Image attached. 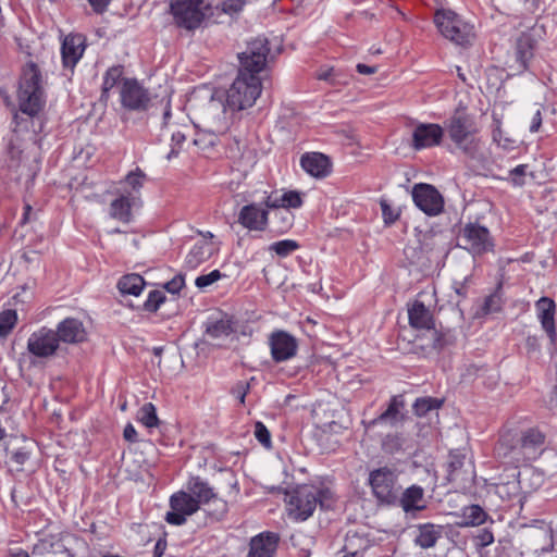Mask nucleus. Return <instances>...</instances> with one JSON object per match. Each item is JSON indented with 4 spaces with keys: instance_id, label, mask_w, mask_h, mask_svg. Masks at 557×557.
I'll use <instances>...</instances> for the list:
<instances>
[{
    "instance_id": "bb28decb",
    "label": "nucleus",
    "mask_w": 557,
    "mask_h": 557,
    "mask_svg": "<svg viewBox=\"0 0 557 557\" xmlns=\"http://www.w3.org/2000/svg\"><path fill=\"white\" fill-rule=\"evenodd\" d=\"M84 39L79 35H67L61 46L63 65L73 69L83 57Z\"/></svg>"
},
{
    "instance_id": "f03ea898",
    "label": "nucleus",
    "mask_w": 557,
    "mask_h": 557,
    "mask_svg": "<svg viewBox=\"0 0 557 557\" xmlns=\"http://www.w3.org/2000/svg\"><path fill=\"white\" fill-rule=\"evenodd\" d=\"M17 99L20 112L28 117L36 116L45 104L40 71L34 62L23 69Z\"/></svg>"
},
{
    "instance_id": "680f3d73",
    "label": "nucleus",
    "mask_w": 557,
    "mask_h": 557,
    "mask_svg": "<svg viewBox=\"0 0 557 557\" xmlns=\"http://www.w3.org/2000/svg\"><path fill=\"white\" fill-rule=\"evenodd\" d=\"M278 214L281 215V225L278 226V231L281 233H284V232L288 231L292 227L294 216L287 210L281 211V212H278Z\"/></svg>"
},
{
    "instance_id": "0eeeda50",
    "label": "nucleus",
    "mask_w": 557,
    "mask_h": 557,
    "mask_svg": "<svg viewBox=\"0 0 557 557\" xmlns=\"http://www.w3.org/2000/svg\"><path fill=\"white\" fill-rule=\"evenodd\" d=\"M409 324L417 331V337L430 339L431 346L441 350L453 344L454 337L449 332H442L436 329L434 315H408Z\"/></svg>"
},
{
    "instance_id": "72a5a7b5",
    "label": "nucleus",
    "mask_w": 557,
    "mask_h": 557,
    "mask_svg": "<svg viewBox=\"0 0 557 557\" xmlns=\"http://www.w3.org/2000/svg\"><path fill=\"white\" fill-rule=\"evenodd\" d=\"M214 251V245L208 240L196 243L186 256V264L191 269L197 268L200 263L208 260Z\"/></svg>"
},
{
    "instance_id": "a19ab883",
    "label": "nucleus",
    "mask_w": 557,
    "mask_h": 557,
    "mask_svg": "<svg viewBox=\"0 0 557 557\" xmlns=\"http://www.w3.org/2000/svg\"><path fill=\"white\" fill-rule=\"evenodd\" d=\"M123 75V66L114 65L107 70L102 82V99H108L110 90L120 82Z\"/></svg>"
},
{
    "instance_id": "6ab92c4d",
    "label": "nucleus",
    "mask_w": 557,
    "mask_h": 557,
    "mask_svg": "<svg viewBox=\"0 0 557 557\" xmlns=\"http://www.w3.org/2000/svg\"><path fill=\"white\" fill-rule=\"evenodd\" d=\"M444 137V128L435 123H420L412 131V148L423 150L438 146Z\"/></svg>"
},
{
    "instance_id": "69168bd1",
    "label": "nucleus",
    "mask_w": 557,
    "mask_h": 557,
    "mask_svg": "<svg viewBox=\"0 0 557 557\" xmlns=\"http://www.w3.org/2000/svg\"><path fill=\"white\" fill-rule=\"evenodd\" d=\"M123 436L127 442L135 443L138 441L137 431L132 423H127L124 428Z\"/></svg>"
},
{
    "instance_id": "f704fd0d",
    "label": "nucleus",
    "mask_w": 557,
    "mask_h": 557,
    "mask_svg": "<svg viewBox=\"0 0 557 557\" xmlns=\"http://www.w3.org/2000/svg\"><path fill=\"white\" fill-rule=\"evenodd\" d=\"M487 512L480 505H469L461 509L460 527H479L486 522Z\"/></svg>"
},
{
    "instance_id": "f8f14e48",
    "label": "nucleus",
    "mask_w": 557,
    "mask_h": 557,
    "mask_svg": "<svg viewBox=\"0 0 557 557\" xmlns=\"http://www.w3.org/2000/svg\"><path fill=\"white\" fill-rule=\"evenodd\" d=\"M171 510L165 515V521L171 525H183L187 521V517L199 510V505L186 490H181L171 495Z\"/></svg>"
},
{
    "instance_id": "393cba45",
    "label": "nucleus",
    "mask_w": 557,
    "mask_h": 557,
    "mask_svg": "<svg viewBox=\"0 0 557 557\" xmlns=\"http://www.w3.org/2000/svg\"><path fill=\"white\" fill-rule=\"evenodd\" d=\"M139 205V197L133 193H122L110 203V216L123 222L128 223L132 220V209Z\"/></svg>"
},
{
    "instance_id": "8fccbe9b",
    "label": "nucleus",
    "mask_w": 557,
    "mask_h": 557,
    "mask_svg": "<svg viewBox=\"0 0 557 557\" xmlns=\"http://www.w3.org/2000/svg\"><path fill=\"white\" fill-rule=\"evenodd\" d=\"M255 437L265 448L271 447V434L268 428L261 421L255 423Z\"/></svg>"
},
{
    "instance_id": "9d476101",
    "label": "nucleus",
    "mask_w": 557,
    "mask_h": 557,
    "mask_svg": "<svg viewBox=\"0 0 557 557\" xmlns=\"http://www.w3.org/2000/svg\"><path fill=\"white\" fill-rule=\"evenodd\" d=\"M60 341L54 330L42 326L33 332L27 339L28 352L37 359H47L55 355Z\"/></svg>"
},
{
    "instance_id": "ea45409f",
    "label": "nucleus",
    "mask_w": 557,
    "mask_h": 557,
    "mask_svg": "<svg viewBox=\"0 0 557 557\" xmlns=\"http://www.w3.org/2000/svg\"><path fill=\"white\" fill-rule=\"evenodd\" d=\"M443 405V400L434 397L417 398L412 409L418 417H425L429 412L437 411Z\"/></svg>"
},
{
    "instance_id": "37998d69",
    "label": "nucleus",
    "mask_w": 557,
    "mask_h": 557,
    "mask_svg": "<svg viewBox=\"0 0 557 557\" xmlns=\"http://www.w3.org/2000/svg\"><path fill=\"white\" fill-rule=\"evenodd\" d=\"M299 248V244L294 239H283L272 243L268 251L275 253L281 258H286Z\"/></svg>"
},
{
    "instance_id": "e2e57ef3",
    "label": "nucleus",
    "mask_w": 557,
    "mask_h": 557,
    "mask_svg": "<svg viewBox=\"0 0 557 557\" xmlns=\"http://www.w3.org/2000/svg\"><path fill=\"white\" fill-rule=\"evenodd\" d=\"M94 12L101 14L107 11L112 0H87Z\"/></svg>"
},
{
    "instance_id": "f3484780",
    "label": "nucleus",
    "mask_w": 557,
    "mask_h": 557,
    "mask_svg": "<svg viewBox=\"0 0 557 557\" xmlns=\"http://www.w3.org/2000/svg\"><path fill=\"white\" fill-rule=\"evenodd\" d=\"M465 248L472 255H481L493 248L490 232L479 224H467L462 231Z\"/></svg>"
},
{
    "instance_id": "603ef678",
    "label": "nucleus",
    "mask_w": 557,
    "mask_h": 557,
    "mask_svg": "<svg viewBox=\"0 0 557 557\" xmlns=\"http://www.w3.org/2000/svg\"><path fill=\"white\" fill-rule=\"evenodd\" d=\"M543 330L548 335L550 343L554 345L557 338L555 315H540Z\"/></svg>"
},
{
    "instance_id": "a211bd4d",
    "label": "nucleus",
    "mask_w": 557,
    "mask_h": 557,
    "mask_svg": "<svg viewBox=\"0 0 557 557\" xmlns=\"http://www.w3.org/2000/svg\"><path fill=\"white\" fill-rule=\"evenodd\" d=\"M496 453L504 462L513 466L515 469L532 461L527 458V451L522 448L518 437L509 434L502 436Z\"/></svg>"
},
{
    "instance_id": "f257e3e1",
    "label": "nucleus",
    "mask_w": 557,
    "mask_h": 557,
    "mask_svg": "<svg viewBox=\"0 0 557 557\" xmlns=\"http://www.w3.org/2000/svg\"><path fill=\"white\" fill-rule=\"evenodd\" d=\"M332 491L322 484H300L286 492V511L294 522L308 520L317 507L329 509L333 504Z\"/></svg>"
},
{
    "instance_id": "09e8293b",
    "label": "nucleus",
    "mask_w": 557,
    "mask_h": 557,
    "mask_svg": "<svg viewBox=\"0 0 557 557\" xmlns=\"http://www.w3.org/2000/svg\"><path fill=\"white\" fill-rule=\"evenodd\" d=\"M247 0H224L221 4V11L227 15L238 14L246 5Z\"/></svg>"
},
{
    "instance_id": "412c9836",
    "label": "nucleus",
    "mask_w": 557,
    "mask_h": 557,
    "mask_svg": "<svg viewBox=\"0 0 557 557\" xmlns=\"http://www.w3.org/2000/svg\"><path fill=\"white\" fill-rule=\"evenodd\" d=\"M278 543L277 533L263 531L250 539L247 557H274Z\"/></svg>"
},
{
    "instance_id": "5fc2aeb1",
    "label": "nucleus",
    "mask_w": 557,
    "mask_h": 557,
    "mask_svg": "<svg viewBox=\"0 0 557 557\" xmlns=\"http://www.w3.org/2000/svg\"><path fill=\"white\" fill-rule=\"evenodd\" d=\"M500 295L498 293H494L490 295L483 306V313H495L500 309Z\"/></svg>"
},
{
    "instance_id": "0e129e2a",
    "label": "nucleus",
    "mask_w": 557,
    "mask_h": 557,
    "mask_svg": "<svg viewBox=\"0 0 557 557\" xmlns=\"http://www.w3.org/2000/svg\"><path fill=\"white\" fill-rule=\"evenodd\" d=\"M52 554H64L66 557H75L74 553L67 548L60 539L55 540Z\"/></svg>"
},
{
    "instance_id": "7ed1b4c3",
    "label": "nucleus",
    "mask_w": 557,
    "mask_h": 557,
    "mask_svg": "<svg viewBox=\"0 0 557 557\" xmlns=\"http://www.w3.org/2000/svg\"><path fill=\"white\" fill-rule=\"evenodd\" d=\"M445 128L458 150L471 159L478 158L482 141L476 136L479 128L472 116L456 113L447 121Z\"/></svg>"
},
{
    "instance_id": "2f4dec72",
    "label": "nucleus",
    "mask_w": 557,
    "mask_h": 557,
    "mask_svg": "<svg viewBox=\"0 0 557 557\" xmlns=\"http://www.w3.org/2000/svg\"><path fill=\"white\" fill-rule=\"evenodd\" d=\"M220 134L212 132L208 128L196 132L195 137L191 140V153L209 156L218 141Z\"/></svg>"
},
{
    "instance_id": "4468645a",
    "label": "nucleus",
    "mask_w": 557,
    "mask_h": 557,
    "mask_svg": "<svg viewBox=\"0 0 557 557\" xmlns=\"http://www.w3.org/2000/svg\"><path fill=\"white\" fill-rule=\"evenodd\" d=\"M120 100L123 108L131 111H143L150 102L149 92L135 78H124L120 89Z\"/></svg>"
},
{
    "instance_id": "dca6fc26",
    "label": "nucleus",
    "mask_w": 557,
    "mask_h": 557,
    "mask_svg": "<svg viewBox=\"0 0 557 557\" xmlns=\"http://www.w3.org/2000/svg\"><path fill=\"white\" fill-rule=\"evenodd\" d=\"M271 358L274 362L281 363L294 358L297 354V339L285 331H274L268 341Z\"/></svg>"
},
{
    "instance_id": "de8ad7c7",
    "label": "nucleus",
    "mask_w": 557,
    "mask_h": 557,
    "mask_svg": "<svg viewBox=\"0 0 557 557\" xmlns=\"http://www.w3.org/2000/svg\"><path fill=\"white\" fill-rule=\"evenodd\" d=\"M494 540L493 532L490 529L484 528L478 531L472 541L476 549H482L493 544Z\"/></svg>"
},
{
    "instance_id": "4c0bfd02",
    "label": "nucleus",
    "mask_w": 557,
    "mask_h": 557,
    "mask_svg": "<svg viewBox=\"0 0 557 557\" xmlns=\"http://www.w3.org/2000/svg\"><path fill=\"white\" fill-rule=\"evenodd\" d=\"M535 40L529 33H523L517 40V60L522 66H527L533 57Z\"/></svg>"
},
{
    "instance_id": "473e14b6",
    "label": "nucleus",
    "mask_w": 557,
    "mask_h": 557,
    "mask_svg": "<svg viewBox=\"0 0 557 557\" xmlns=\"http://www.w3.org/2000/svg\"><path fill=\"white\" fill-rule=\"evenodd\" d=\"M232 315H225L216 321H208L206 324V335L211 339H224L236 332Z\"/></svg>"
},
{
    "instance_id": "bf43d9fd",
    "label": "nucleus",
    "mask_w": 557,
    "mask_h": 557,
    "mask_svg": "<svg viewBox=\"0 0 557 557\" xmlns=\"http://www.w3.org/2000/svg\"><path fill=\"white\" fill-rule=\"evenodd\" d=\"M463 465V456L451 453L449 455V476L453 478L455 472L459 470Z\"/></svg>"
},
{
    "instance_id": "e433bc0d",
    "label": "nucleus",
    "mask_w": 557,
    "mask_h": 557,
    "mask_svg": "<svg viewBox=\"0 0 557 557\" xmlns=\"http://www.w3.org/2000/svg\"><path fill=\"white\" fill-rule=\"evenodd\" d=\"M145 287V281L139 274H127L117 282V288L123 295L138 296Z\"/></svg>"
},
{
    "instance_id": "ddd939ff",
    "label": "nucleus",
    "mask_w": 557,
    "mask_h": 557,
    "mask_svg": "<svg viewBox=\"0 0 557 557\" xmlns=\"http://www.w3.org/2000/svg\"><path fill=\"white\" fill-rule=\"evenodd\" d=\"M227 104L221 97L212 95L201 111V119L206 128L220 135L226 133L230 126V115L226 110Z\"/></svg>"
},
{
    "instance_id": "774afa93",
    "label": "nucleus",
    "mask_w": 557,
    "mask_h": 557,
    "mask_svg": "<svg viewBox=\"0 0 557 557\" xmlns=\"http://www.w3.org/2000/svg\"><path fill=\"white\" fill-rule=\"evenodd\" d=\"M17 315H2V336H4L14 325Z\"/></svg>"
},
{
    "instance_id": "58836bf2",
    "label": "nucleus",
    "mask_w": 557,
    "mask_h": 557,
    "mask_svg": "<svg viewBox=\"0 0 557 557\" xmlns=\"http://www.w3.org/2000/svg\"><path fill=\"white\" fill-rule=\"evenodd\" d=\"M146 175L139 169L129 172L122 183V193H133L138 197L139 190L144 186Z\"/></svg>"
},
{
    "instance_id": "6e6552de",
    "label": "nucleus",
    "mask_w": 557,
    "mask_h": 557,
    "mask_svg": "<svg viewBox=\"0 0 557 557\" xmlns=\"http://www.w3.org/2000/svg\"><path fill=\"white\" fill-rule=\"evenodd\" d=\"M163 127L165 133L170 134L171 136V149L166 154V159L169 161L174 158H177L183 152L193 156L191 140H187V131L189 129V127L187 125H177L173 121V114L171 112L169 104L166 106L163 112Z\"/></svg>"
},
{
    "instance_id": "864d4df0",
    "label": "nucleus",
    "mask_w": 557,
    "mask_h": 557,
    "mask_svg": "<svg viewBox=\"0 0 557 557\" xmlns=\"http://www.w3.org/2000/svg\"><path fill=\"white\" fill-rule=\"evenodd\" d=\"M57 537L53 535L41 539L39 543L34 546V553L40 555L52 554Z\"/></svg>"
},
{
    "instance_id": "052dcab7",
    "label": "nucleus",
    "mask_w": 557,
    "mask_h": 557,
    "mask_svg": "<svg viewBox=\"0 0 557 557\" xmlns=\"http://www.w3.org/2000/svg\"><path fill=\"white\" fill-rule=\"evenodd\" d=\"M317 77L321 81H329L334 84L339 82L333 67H321L317 73Z\"/></svg>"
},
{
    "instance_id": "1a4fd4ad",
    "label": "nucleus",
    "mask_w": 557,
    "mask_h": 557,
    "mask_svg": "<svg viewBox=\"0 0 557 557\" xmlns=\"http://www.w3.org/2000/svg\"><path fill=\"white\" fill-rule=\"evenodd\" d=\"M171 12L177 25L187 29L198 27L205 17L202 0H172Z\"/></svg>"
},
{
    "instance_id": "4d7b16f0",
    "label": "nucleus",
    "mask_w": 557,
    "mask_h": 557,
    "mask_svg": "<svg viewBox=\"0 0 557 557\" xmlns=\"http://www.w3.org/2000/svg\"><path fill=\"white\" fill-rule=\"evenodd\" d=\"M492 138H493V141L496 143L498 146H500L503 148L508 147L509 139L503 137V131L500 127V122L498 120H495V126L492 132Z\"/></svg>"
},
{
    "instance_id": "49530a36",
    "label": "nucleus",
    "mask_w": 557,
    "mask_h": 557,
    "mask_svg": "<svg viewBox=\"0 0 557 557\" xmlns=\"http://www.w3.org/2000/svg\"><path fill=\"white\" fill-rule=\"evenodd\" d=\"M165 295L162 290H151L148 294L146 301L144 302V308L147 311H157L160 306L164 302Z\"/></svg>"
},
{
    "instance_id": "c756f323",
    "label": "nucleus",
    "mask_w": 557,
    "mask_h": 557,
    "mask_svg": "<svg viewBox=\"0 0 557 557\" xmlns=\"http://www.w3.org/2000/svg\"><path fill=\"white\" fill-rule=\"evenodd\" d=\"M186 491L190 493L191 497L197 502L199 507L216 498L214 488L209 484L208 481L198 475L189 478L186 483Z\"/></svg>"
},
{
    "instance_id": "aec40b11",
    "label": "nucleus",
    "mask_w": 557,
    "mask_h": 557,
    "mask_svg": "<svg viewBox=\"0 0 557 557\" xmlns=\"http://www.w3.org/2000/svg\"><path fill=\"white\" fill-rule=\"evenodd\" d=\"M261 203L244 206L238 213V223L249 231H265L269 224V209Z\"/></svg>"
},
{
    "instance_id": "39448f33",
    "label": "nucleus",
    "mask_w": 557,
    "mask_h": 557,
    "mask_svg": "<svg viewBox=\"0 0 557 557\" xmlns=\"http://www.w3.org/2000/svg\"><path fill=\"white\" fill-rule=\"evenodd\" d=\"M434 23L441 35L456 45H468L473 38V27L451 10H437Z\"/></svg>"
},
{
    "instance_id": "4be33fe9",
    "label": "nucleus",
    "mask_w": 557,
    "mask_h": 557,
    "mask_svg": "<svg viewBox=\"0 0 557 557\" xmlns=\"http://www.w3.org/2000/svg\"><path fill=\"white\" fill-rule=\"evenodd\" d=\"M405 407V403L401 396H393L389 399L387 408L376 418L369 422H363L367 430L373 428L376 424H387L395 428L403 423L405 414L401 412Z\"/></svg>"
},
{
    "instance_id": "c9c22d12",
    "label": "nucleus",
    "mask_w": 557,
    "mask_h": 557,
    "mask_svg": "<svg viewBox=\"0 0 557 557\" xmlns=\"http://www.w3.org/2000/svg\"><path fill=\"white\" fill-rule=\"evenodd\" d=\"M435 304L434 293L431 290L420 292L407 304V313H430Z\"/></svg>"
},
{
    "instance_id": "c03bdc74",
    "label": "nucleus",
    "mask_w": 557,
    "mask_h": 557,
    "mask_svg": "<svg viewBox=\"0 0 557 557\" xmlns=\"http://www.w3.org/2000/svg\"><path fill=\"white\" fill-rule=\"evenodd\" d=\"M28 457L29 454L23 448L13 451L7 461L8 470L10 472H20Z\"/></svg>"
},
{
    "instance_id": "7c9ffc66",
    "label": "nucleus",
    "mask_w": 557,
    "mask_h": 557,
    "mask_svg": "<svg viewBox=\"0 0 557 557\" xmlns=\"http://www.w3.org/2000/svg\"><path fill=\"white\" fill-rule=\"evenodd\" d=\"M544 435L535 429H529L518 440L527 451V458L535 460L543 451Z\"/></svg>"
},
{
    "instance_id": "c85d7f7f",
    "label": "nucleus",
    "mask_w": 557,
    "mask_h": 557,
    "mask_svg": "<svg viewBox=\"0 0 557 557\" xmlns=\"http://www.w3.org/2000/svg\"><path fill=\"white\" fill-rule=\"evenodd\" d=\"M302 170L313 177H325L330 173V160L320 152H308L301 156Z\"/></svg>"
},
{
    "instance_id": "a878e982",
    "label": "nucleus",
    "mask_w": 557,
    "mask_h": 557,
    "mask_svg": "<svg viewBox=\"0 0 557 557\" xmlns=\"http://www.w3.org/2000/svg\"><path fill=\"white\" fill-rule=\"evenodd\" d=\"M396 505H399L406 513L424 510L426 508L424 490L417 484L410 485L405 491H400Z\"/></svg>"
},
{
    "instance_id": "79ce46f5",
    "label": "nucleus",
    "mask_w": 557,
    "mask_h": 557,
    "mask_svg": "<svg viewBox=\"0 0 557 557\" xmlns=\"http://www.w3.org/2000/svg\"><path fill=\"white\" fill-rule=\"evenodd\" d=\"M137 420L148 429L157 428L159 418L156 406L152 403L144 404L137 412Z\"/></svg>"
},
{
    "instance_id": "cd10ccee",
    "label": "nucleus",
    "mask_w": 557,
    "mask_h": 557,
    "mask_svg": "<svg viewBox=\"0 0 557 557\" xmlns=\"http://www.w3.org/2000/svg\"><path fill=\"white\" fill-rule=\"evenodd\" d=\"M416 529L417 534L413 543L422 549L435 547L438 540L443 537L444 527L441 524L425 522L418 524Z\"/></svg>"
},
{
    "instance_id": "6e6d98bb",
    "label": "nucleus",
    "mask_w": 557,
    "mask_h": 557,
    "mask_svg": "<svg viewBox=\"0 0 557 557\" xmlns=\"http://www.w3.org/2000/svg\"><path fill=\"white\" fill-rule=\"evenodd\" d=\"M185 285V277L182 274L175 275L171 281L164 284L166 292L177 294Z\"/></svg>"
},
{
    "instance_id": "13d9d810",
    "label": "nucleus",
    "mask_w": 557,
    "mask_h": 557,
    "mask_svg": "<svg viewBox=\"0 0 557 557\" xmlns=\"http://www.w3.org/2000/svg\"><path fill=\"white\" fill-rule=\"evenodd\" d=\"M536 310L539 313H553L555 310V302L550 298L542 297L536 301Z\"/></svg>"
},
{
    "instance_id": "338daca9",
    "label": "nucleus",
    "mask_w": 557,
    "mask_h": 557,
    "mask_svg": "<svg viewBox=\"0 0 557 557\" xmlns=\"http://www.w3.org/2000/svg\"><path fill=\"white\" fill-rule=\"evenodd\" d=\"M32 292L28 288L23 287L21 293H17L16 295L13 296V300L15 305L17 302L25 304L28 302L32 299Z\"/></svg>"
},
{
    "instance_id": "20e7f679",
    "label": "nucleus",
    "mask_w": 557,
    "mask_h": 557,
    "mask_svg": "<svg viewBox=\"0 0 557 557\" xmlns=\"http://www.w3.org/2000/svg\"><path fill=\"white\" fill-rule=\"evenodd\" d=\"M261 79L258 75L239 72L226 91V104L232 111L250 108L261 95Z\"/></svg>"
},
{
    "instance_id": "423d86ee",
    "label": "nucleus",
    "mask_w": 557,
    "mask_h": 557,
    "mask_svg": "<svg viewBox=\"0 0 557 557\" xmlns=\"http://www.w3.org/2000/svg\"><path fill=\"white\" fill-rule=\"evenodd\" d=\"M369 484L380 504L396 505L401 485L396 470L388 467L374 469L369 474Z\"/></svg>"
},
{
    "instance_id": "2eb2a0df",
    "label": "nucleus",
    "mask_w": 557,
    "mask_h": 557,
    "mask_svg": "<svg viewBox=\"0 0 557 557\" xmlns=\"http://www.w3.org/2000/svg\"><path fill=\"white\" fill-rule=\"evenodd\" d=\"M412 200L421 211L431 216L440 214L444 208L442 195L430 184H416L412 188Z\"/></svg>"
},
{
    "instance_id": "a18cd8bd",
    "label": "nucleus",
    "mask_w": 557,
    "mask_h": 557,
    "mask_svg": "<svg viewBox=\"0 0 557 557\" xmlns=\"http://www.w3.org/2000/svg\"><path fill=\"white\" fill-rule=\"evenodd\" d=\"M528 164H519L509 171L508 182L515 187H522L525 184Z\"/></svg>"
},
{
    "instance_id": "3c124183",
    "label": "nucleus",
    "mask_w": 557,
    "mask_h": 557,
    "mask_svg": "<svg viewBox=\"0 0 557 557\" xmlns=\"http://www.w3.org/2000/svg\"><path fill=\"white\" fill-rule=\"evenodd\" d=\"M222 276L223 275L219 270H213L208 274L198 276L195 281V285L198 288L203 289V288L212 285L213 283L218 282Z\"/></svg>"
},
{
    "instance_id": "5701e85b",
    "label": "nucleus",
    "mask_w": 557,
    "mask_h": 557,
    "mask_svg": "<svg viewBox=\"0 0 557 557\" xmlns=\"http://www.w3.org/2000/svg\"><path fill=\"white\" fill-rule=\"evenodd\" d=\"M55 333L59 341L66 344H78L87 339V331L83 322L74 317H67L58 324Z\"/></svg>"
},
{
    "instance_id": "9b49d317",
    "label": "nucleus",
    "mask_w": 557,
    "mask_h": 557,
    "mask_svg": "<svg viewBox=\"0 0 557 557\" xmlns=\"http://www.w3.org/2000/svg\"><path fill=\"white\" fill-rule=\"evenodd\" d=\"M268 40L257 37L248 42L247 48L239 54L242 69L239 72H248L258 75L264 69L269 54Z\"/></svg>"
},
{
    "instance_id": "b1692460",
    "label": "nucleus",
    "mask_w": 557,
    "mask_h": 557,
    "mask_svg": "<svg viewBox=\"0 0 557 557\" xmlns=\"http://www.w3.org/2000/svg\"><path fill=\"white\" fill-rule=\"evenodd\" d=\"M262 203L268 209H297L302 205L301 194L296 190L287 191H272L268 194L264 191Z\"/></svg>"
}]
</instances>
